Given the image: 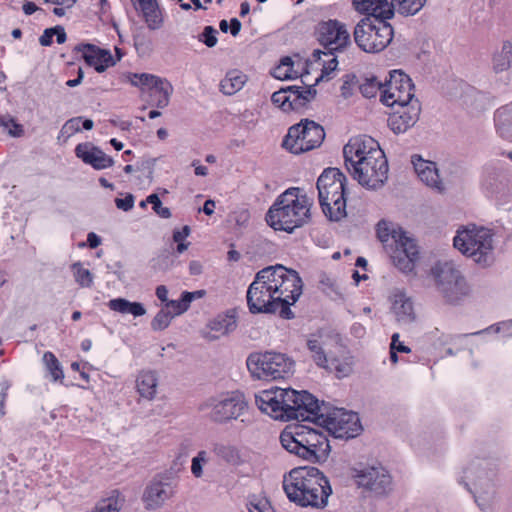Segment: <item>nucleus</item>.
<instances>
[{
  "mask_svg": "<svg viewBox=\"0 0 512 512\" xmlns=\"http://www.w3.org/2000/svg\"><path fill=\"white\" fill-rule=\"evenodd\" d=\"M303 283L299 274L281 264L259 270L249 285L246 300L252 314L278 313L283 319L295 317L291 306L302 294Z\"/></svg>",
  "mask_w": 512,
  "mask_h": 512,
  "instance_id": "1",
  "label": "nucleus"
},
{
  "mask_svg": "<svg viewBox=\"0 0 512 512\" xmlns=\"http://www.w3.org/2000/svg\"><path fill=\"white\" fill-rule=\"evenodd\" d=\"M283 489L291 502L304 508L323 509L332 494L328 478L313 466L290 470L284 475Z\"/></svg>",
  "mask_w": 512,
  "mask_h": 512,
  "instance_id": "2",
  "label": "nucleus"
},
{
  "mask_svg": "<svg viewBox=\"0 0 512 512\" xmlns=\"http://www.w3.org/2000/svg\"><path fill=\"white\" fill-rule=\"evenodd\" d=\"M298 187L280 194L266 213V222L274 230L292 233L310 221L312 200Z\"/></svg>",
  "mask_w": 512,
  "mask_h": 512,
  "instance_id": "3",
  "label": "nucleus"
},
{
  "mask_svg": "<svg viewBox=\"0 0 512 512\" xmlns=\"http://www.w3.org/2000/svg\"><path fill=\"white\" fill-rule=\"evenodd\" d=\"M280 443L289 453L312 463L325 462L331 450L323 432L301 424L286 427L280 434Z\"/></svg>",
  "mask_w": 512,
  "mask_h": 512,
  "instance_id": "4",
  "label": "nucleus"
},
{
  "mask_svg": "<svg viewBox=\"0 0 512 512\" xmlns=\"http://www.w3.org/2000/svg\"><path fill=\"white\" fill-rule=\"evenodd\" d=\"M346 176L338 168H326L317 180L318 200L322 212L338 222L346 217Z\"/></svg>",
  "mask_w": 512,
  "mask_h": 512,
  "instance_id": "5",
  "label": "nucleus"
},
{
  "mask_svg": "<svg viewBox=\"0 0 512 512\" xmlns=\"http://www.w3.org/2000/svg\"><path fill=\"white\" fill-rule=\"evenodd\" d=\"M294 365L286 354L274 351L253 352L246 359L251 377L267 382L289 378L294 372Z\"/></svg>",
  "mask_w": 512,
  "mask_h": 512,
  "instance_id": "6",
  "label": "nucleus"
},
{
  "mask_svg": "<svg viewBox=\"0 0 512 512\" xmlns=\"http://www.w3.org/2000/svg\"><path fill=\"white\" fill-rule=\"evenodd\" d=\"M311 422L325 428L329 434L338 439H350L358 436L362 425L357 413L336 408L322 401Z\"/></svg>",
  "mask_w": 512,
  "mask_h": 512,
  "instance_id": "7",
  "label": "nucleus"
},
{
  "mask_svg": "<svg viewBox=\"0 0 512 512\" xmlns=\"http://www.w3.org/2000/svg\"><path fill=\"white\" fill-rule=\"evenodd\" d=\"M453 244L478 264L488 266L493 261V234L487 228L472 225L458 231Z\"/></svg>",
  "mask_w": 512,
  "mask_h": 512,
  "instance_id": "8",
  "label": "nucleus"
},
{
  "mask_svg": "<svg viewBox=\"0 0 512 512\" xmlns=\"http://www.w3.org/2000/svg\"><path fill=\"white\" fill-rule=\"evenodd\" d=\"M388 19L362 18L354 28L357 46L367 53L383 51L392 41L394 29Z\"/></svg>",
  "mask_w": 512,
  "mask_h": 512,
  "instance_id": "9",
  "label": "nucleus"
},
{
  "mask_svg": "<svg viewBox=\"0 0 512 512\" xmlns=\"http://www.w3.org/2000/svg\"><path fill=\"white\" fill-rule=\"evenodd\" d=\"M436 287L445 301L458 304L470 293V287L464 276L452 262H438L432 268Z\"/></svg>",
  "mask_w": 512,
  "mask_h": 512,
  "instance_id": "10",
  "label": "nucleus"
},
{
  "mask_svg": "<svg viewBox=\"0 0 512 512\" xmlns=\"http://www.w3.org/2000/svg\"><path fill=\"white\" fill-rule=\"evenodd\" d=\"M277 395L284 421H311L319 409L318 399L307 391L278 387Z\"/></svg>",
  "mask_w": 512,
  "mask_h": 512,
  "instance_id": "11",
  "label": "nucleus"
},
{
  "mask_svg": "<svg viewBox=\"0 0 512 512\" xmlns=\"http://www.w3.org/2000/svg\"><path fill=\"white\" fill-rule=\"evenodd\" d=\"M487 465L486 460L472 462L465 468L464 477L460 480L473 493L475 502L483 511L492 507L495 498V489L491 478L488 476Z\"/></svg>",
  "mask_w": 512,
  "mask_h": 512,
  "instance_id": "12",
  "label": "nucleus"
},
{
  "mask_svg": "<svg viewBox=\"0 0 512 512\" xmlns=\"http://www.w3.org/2000/svg\"><path fill=\"white\" fill-rule=\"evenodd\" d=\"M325 138L324 128L309 119H302L288 129L282 146L293 154H300L319 147Z\"/></svg>",
  "mask_w": 512,
  "mask_h": 512,
  "instance_id": "13",
  "label": "nucleus"
},
{
  "mask_svg": "<svg viewBox=\"0 0 512 512\" xmlns=\"http://www.w3.org/2000/svg\"><path fill=\"white\" fill-rule=\"evenodd\" d=\"M201 409H209V419L217 424H227L237 420L248 409V403L242 393L235 391L219 399H208Z\"/></svg>",
  "mask_w": 512,
  "mask_h": 512,
  "instance_id": "14",
  "label": "nucleus"
},
{
  "mask_svg": "<svg viewBox=\"0 0 512 512\" xmlns=\"http://www.w3.org/2000/svg\"><path fill=\"white\" fill-rule=\"evenodd\" d=\"M130 85L137 87L140 96L150 106L157 108H164L169 104L170 95L173 91L172 85L167 80L148 73H130Z\"/></svg>",
  "mask_w": 512,
  "mask_h": 512,
  "instance_id": "15",
  "label": "nucleus"
},
{
  "mask_svg": "<svg viewBox=\"0 0 512 512\" xmlns=\"http://www.w3.org/2000/svg\"><path fill=\"white\" fill-rule=\"evenodd\" d=\"M346 169L360 185L367 189L377 190L388 179V161L384 152L380 153L377 160L368 158L364 162Z\"/></svg>",
  "mask_w": 512,
  "mask_h": 512,
  "instance_id": "16",
  "label": "nucleus"
},
{
  "mask_svg": "<svg viewBox=\"0 0 512 512\" xmlns=\"http://www.w3.org/2000/svg\"><path fill=\"white\" fill-rule=\"evenodd\" d=\"M414 90L415 86L408 75L401 71H393L390 74V80L384 84L380 101L392 108L412 101H419L415 98Z\"/></svg>",
  "mask_w": 512,
  "mask_h": 512,
  "instance_id": "17",
  "label": "nucleus"
},
{
  "mask_svg": "<svg viewBox=\"0 0 512 512\" xmlns=\"http://www.w3.org/2000/svg\"><path fill=\"white\" fill-rule=\"evenodd\" d=\"M353 478L358 487L364 488L376 496L387 495L392 489L391 476L382 466L354 468Z\"/></svg>",
  "mask_w": 512,
  "mask_h": 512,
  "instance_id": "18",
  "label": "nucleus"
},
{
  "mask_svg": "<svg viewBox=\"0 0 512 512\" xmlns=\"http://www.w3.org/2000/svg\"><path fill=\"white\" fill-rule=\"evenodd\" d=\"M382 152L379 143L372 137L367 135L352 137L343 147L345 167H354L368 158L377 160Z\"/></svg>",
  "mask_w": 512,
  "mask_h": 512,
  "instance_id": "19",
  "label": "nucleus"
},
{
  "mask_svg": "<svg viewBox=\"0 0 512 512\" xmlns=\"http://www.w3.org/2000/svg\"><path fill=\"white\" fill-rule=\"evenodd\" d=\"M316 33L320 44L326 50H329L331 55L343 51L351 43L350 35L345 25L338 20L320 22Z\"/></svg>",
  "mask_w": 512,
  "mask_h": 512,
  "instance_id": "20",
  "label": "nucleus"
},
{
  "mask_svg": "<svg viewBox=\"0 0 512 512\" xmlns=\"http://www.w3.org/2000/svg\"><path fill=\"white\" fill-rule=\"evenodd\" d=\"M388 117V126L395 134H401L413 127L419 120L421 104L412 101L408 104L395 106Z\"/></svg>",
  "mask_w": 512,
  "mask_h": 512,
  "instance_id": "21",
  "label": "nucleus"
},
{
  "mask_svg": "<svg viewBox=\"0 0 512 512\" xmlns=\"http://www.w3.org/2000/svg\"><path fill=\"white\" fill-rule=\"evenodd\" d=\"M387 252L394 266L400 271L409 273L414 270L419 251L413 239L408 237L393 248L388 249Z\"/></svg>",
  "mask_w": 512,
  "mask_h": 512,
  "instance_id": "22",
  "label": "nucleus"
},
{
  "mask_svg": "<svg viewBox=\"0 0 512 512\" xmlns=\"http://www.w3.org/2000/svg\"><path fill=\"white\" fill-rule=\"evenodd\" d=\"M76 53H82L85 63L99 73L104 72L108 67L115 65V61L110 51L101 49L90 43H81L73 49Z\"/></svg>",
  "mask_w": 512,
  "mask_h": 512,
  "instance_id": "23",
  "label": "nucleus"
},
{
  "mask_svg": "<svg viewBox=\"0 0 512 512\" xmlns=\"http://www.w3.org/2000/svg\"><path fill=\"white\" fill-rule=\"evenodd\" d=\"M175 493L174 486L169 481L154 479L145 489L143 501L148 510L160 508Z\"/></svg>",
  "mask_w": 512,
  "mask_h": 512,
  "instance_id": "24",
  "label": "nucleus"
},
{
  "mask_svg": "<svg viewBox=\"0 0 512 512\" xmlns=\"http://www.w3.org/2000/svg\"><path fill=\"white\" fill-rule=\"evenodd\" d=\"M75 155L96 170L106 169L114 163L110 156L91 142L79 143L75 147Z\"/></svg>",
  "mask_w": 512,
  "mask_h": 512,
  "instance_id": "25",
  "label": "nucleus"
},
{
  "mask_svg": "<svg viewBox=\"0 0 512 512\" xmlns=\"http://www.w3.org/2000/svg\"><path fill=\"white\" fill-rule=\"evenodd\" d=\"M411 162L415 172L423 183L438 192L444 191V186L439 177L435 162L424 160L420 155H413Z\"/></svg>",
  "mask_w": 512,
  "mask_h": 512,
  "instance_id": "26",
  "label": "nucleus"
},
{
  "mask_svg": "<svg viewBox=\"0 0 512 512\" xmlns=\"http://www.w3.org/2000/svg\"><path fill=\"white\" fill-rule=\"evenodd\" d=\"M352 5L356 11L369 18H393L390 0H353Z\"/></svg>",
  "mask_w": 512,
  "mask_h": 512,
  "instance_id": "27",
  "label": "nucleus"
},
{
  "mask_svg": "<svg viewBox=\"0 0 512 512\" xmlns=\"http://www.w3.org/2000/svg\"><path fill=\"white\" fill-rule=\"evenodd\" d=\"M376 233L386 251L408 238L402 228L396 227L392 222L386 220H380L378 222Z\"/></svg>",
  "mask_w": 512,
  "mask_h": 512,
  "instance_id": "28",
  "label": "nucleus"
},
{
  "mask_svg": "<svg viewBox=\"0 0 512 512\" xmlns=\"http://www.w3.org/2000/svg\"><path fill=\"white\" fill-rule=\"evenodd\" d=\"M277 394L278 387L263 390L255 396V403L262 412L274 419L282 420L283 414H281L280 401Z\"/></svg>",
  "mask_w": 512,
  "mask_h": 512,
  "instance_id": "29",
  "label": "nucleus"
},
{
  "mask_svg": "<svg viewBox=\"0 0 512 512\" xmlns=\"http://www.w3.org/2000/svg\"><path fill=\"white\" fill-rule=\"evenodd\" d=\"M208 327L211 331L215 332L214 335H207L209 340H216L220 336L227 335L237 328V316L234 310H228L225 313L218 314L213 318Z\"/></svg>",
  "mask_w": 512,
  "mask_h": 512,
  "instance_id": "30",
  "label": "nucleus"
},
{
  "mask_svg": "<svg viewBox=\"0 0 512 512\" xmlns=\"http://www.w3.org/2000/svg\"><path fill=\"white\" fill-rule=\"evenodd\" d=\"M314 86V84L305 85V87L295 85L290 86V111L304 113L310 102L314 100L317 95V90L314 88Z\"/></svg>",
  "mask_w": 512,
  "mask_h": 512,
  "instance_id": "31",
  "label": "nucleus"
},
{
  "mask_svg": "<svg viewBox=\"0 0 512 512\" xmlns=\"http://www.w3.org/2000/svg\"><path fill=\"white\" fill-rule=\"evenodd\" d=\"M158 377L152 370H143L136 379V388L139 395L145 399L151 400L157 392Z\"/></svg>",
  "mask_w": 512,
  "mask_h": 512,
  "instance_id": "32",
  "label": "nucleus"
},
{
  "mask_svg": "<svg viewBox=\"0 0 512 512\" xmlns=\"http://www.w3.org/2000/svg\"><path fill=\"white\" fill-rule=\"evenodd\" d=\"M392 310L398 321L410 322L414 319L413 303L403 293L395 295Z\"/></svg>",
  "mask_w": 512,
  "mask_h": 512,
  "instance_id": "33",
  "label": "nucleus"
},
{
  "mask_svg": "<svg viewBox=\"0 0 512 512\" xmlns=\"http://www.w3.org/2000/svg\"><path fill=\"white\" fill-rule=\"evenodd\" d=\"M212 452L217 458L231 465H237L241 461L238 448L229 443L214 442Z\"/></svg>",
  "mask_w": 512,
  "mask_h": 512,
  "instance_id": "34",
  "label": "nucleus"
},
{
  "mask_svg": "<svg viewBox=\"0 0 512 512\" xmlns=\"http://www.w3.org/2000/svg\"><path fill=\"white\" fill-rule=\"evenodd\" d=\"M427 0H390L393 16L398 12L402 16L416 15L426 4Z\"/></svg>",
  "mask_w": 512,
  "mask_h": 512,
  "instance_id": "35",
  "label": "nucleus"
},
{
  "mask_svg": "<svg viewBox=\"0 0 512 512\" xmlns=\"http://www.w3.org/2000/svg\"><path fill=\"white\" fill-rule=\"evenodd\" d=\"M245 84V75L238 71H230L226 74L225 78L220 82V90L225 95H233Z\"/></svg>",
  "mask_w": 512,
  "mask_h": 512,
  "instance_id": "36",
  "label": "nucleus"
},
{
  "mask_svg": "<svg viewBox=\"0 0 512 512\" xmlns=\"http://www.w3.org/2000/svg\"><path fill=\"white\" fill-rule=\"evenodd\" d=\"M502 169L493 165L488 164L484 168L483 174V186L494 193L500 190L502 185Z\"/></svg>",
  "mask_w": 512,
  "mask_h": 512,
  "instance_id": "37",
  "label": "nucleus"
},
{
  "mask_svg": "<svg viewBox=\"0 0 512 512\" xmlns=\"http://www.w3.org/2000/svg\"><path fill=\"white\" fill-rule=\"evenodd\" d=\"M511 62L512 44L509 41H505L502 44L501 50L493 56V70L496 73L506 71L510 68Z\"/></svg>",
  "mask_w": 512,
  "mask_h": 512,
  "instance_id": "38",
  "label": "nucleus"
},
{
  "mask_svg": "<svg viewBox=\"0 0 512 512\" xmlns=\"http://www.w3.org/2000/svg\"><path fill=\"white\" fill-rule=\"evenodd\" d=\"M43 362L51 380L54 382H62L64 379V372L56 356L52 352L47 351L43 355Z\"/></svg>",
  "mask_w": 512,
  "mask_h": 512,
  "instance_id": "39",
  "label": "nucleus"
},
{
  "mask_svg": "<svg viewBox=\"0 0 512 512\" xmlns=\"http://www.w3.org/2000/svg\"><path fill=\"white\" fill-rule=\"evenodd\" d=\"M76 283L82 288H90L93 285L94 276L90 270L83 267L81 262L71 265Z\"/></svg>",
  "mask_w": 512,
  "mask_h": 512,
  "instance_id": "40",
  "label": "nucleus"
},
{
  "mask_svg": "<svg viewBox=\"0 0 512 512\" xmlns=\"http://www.w3.org/2000/svg\"><path fill=\"white\" fill-rule=\"evenodd\" d=\"M191 294L188 291H184L181 294L179 300H168L166 304H164V308L171 310V314L175 317L186 312L191 304Z\"/></svg>",
  "mask_w": 512,
  "mask_h": 512,
  "instance_id": "41",
  "label": "nucleus"
},
{
  "mask_svg": "<svg viewBox=\"0 0 512 512\" xmlns=\"http://www.w3.org/2000/svg\"><path fill=\"white\" fill-rule=\"evenodd\" d=\"M134 48L139 57L143 58L149 56L153 50L150 36L145 33L134 35Z\"/></svg>",
  "mask_w": 512,
  "mask_h": 512,
  "instance_id": "42",
  "label": "nucleus"
},
{
  "mask_svg": "<svg viewBox=\"0 0 512 512\" xmlns=\"http://www.w3.org/2000/svg\"><path fill=\"white\" fill-rule=\"evenodd\" d=\"M307 347L309 351L312 353V358L314 362L322 368H328V359L326 353L324 352L320 342L316 339L308 340Z\"/></svg>",
  "mask_w": 512,
  "mask_h": 512,
  "instance_id": "43",
  "label": "nucleus"
},
{
  "mask_svg": "<svg viewBox=\"0 0 512 512\" xmlns=\"http://www.w3.org/2000/svg\"><path fill=\"white\" fill-rule=\"evenodd\" d=\"M384 85L377 81L376 77L366 78L359 85V90L365 98H373L377 95L378 91L382 92Z\"/></svg>",
  "mask_w": 512,
  "mask_h": 512,
  "instance_id": "44",
  "label": "nucleus"
},
{
  "mask_svg": "<svg viewBox=\"0 0 512 512\" xmlns=\"http://www.w3.org/2000/svg\"><path fill=\"white\" fill-rule=\"evenodd\" d=\"M174 316L171 314V310L162 307L151 321V328L153 331H162L166 329Z\"/></svg>",
  "mask_w": 512,
  "mask_h": 512,
  "instance_id": "45",
  "label": "nucleus"
},
{
  "mask_svg": "<svg viewBox=\"0 0 512 512\" xmlns=\"http://www.w3.org/2000/svg\"><path fill=\"white\" fill-rule=\"evenodd\" d=\"M272 103L284 112H289L291 108L290 86L281 88L271 96Z\"/></svg>",
  "mask_w": 512,
  "mask_h": 512,
  "instance_id": "46",
  "label": "nucleus"
},
{
  "mask_svg": "<svg viewBox=\"0 0 512 512\" xmlns=\"http://www.w3.org/2000/svg\"><path fill=\"white\" fill-rule=\"evenodd\" d=\"M218 31L212 26H205L203 32L198 36V40L204 43L207 47L212 48L216 46Z\"/></svg>",
  "mask_w": 512,
  "mask_h": 512,
  "instance_id": "47",
  "label": "nucleus"
},
{
  "mask_svg": "<svg viewBox=\"0 0 512 512\" xmlns=\"http://www.w3.org/2000/svg\"><path fill=\"white\" fill-rule=\"evenodd\" d=\"M208 461L207 452L201 450L192 459L191 472L196 478H200L203 475V464Z\"/></svg>",
  "mask_w": 512,
  "mask_h": 512,
  "instance_id": "48",
  "label": "nucleus"
},
{
  "mask_svg": "<svg viewBox=\"0 0 512 512\" xmlns=\"http://www.w3.org/2000/svg\"><path fill=\"white\" fill-rule=\"evenodd\" d=\"M147 203L152 205L153 210L160 217L168 219L171 217L170 209L162 206V202L157 194H151L146 199Z\"/></svg>",
  "mask_w": 512,
  "mask_h": 512,
  "instance_id": "49",
  "label": "nucleus"
},
{
  "mask_svg": "<svg viewBox=\"0 0 512 512\" xmlns=\"http://www.w3.org/2000/svg\"><path fill=\"white\" fill-rule=\"evenodd\" d=\"M293 68V61L290 57H283L280 61V65L276 68L274 76L278 79H290V71Z\"/></svg>",
  "mask_w": 512,
  "mask_h": 512,
  "instance_id": "50",
  "label": "nucleus"
},
{
  "mask_svg": "<svg viewBox=\"0 0 512 512\" xmlns=\"http://www.w3.org/2000/svg\"><path fill=\"white\" fill-rule=\"evenodd\" d=\"M249 512H275L267 498L251 500L248 504Z\"/></svg>",
  "mask_w": 512,
  "mask_h": 512,
  "instance_id": "51",
  "label": "nucleus"
},
{
  "mask_svg": "<svg viewBox=\"0 0 512 512\" xmlns=\"http://www.w3.org/2000/svg\"><path fill=\"white\" fill-rule=\"evenodd\" d=\"M82 121V117H74L65 122L60 130V134L62 136H66L67 138L73 135L74 133L80 132V123Z\"/></svg>",
  "mask_w": 512,
  "mask_h": 512,
  "instance_id": "52",
  "label": "nucleus"
},
{
  "mask_svg": "<svg viewBox=\"0 0 512 512\" xmlns=\"http://www.w3.org/2000/svg\"><path fill=\"white\" fill-rule=\"evenodd\" d=\"M119 510L118 500L110 497L100 501L96 507L95 512H117Z\"/></svg>",
  "mask_w": 512,
  "mask_h": 512,
  "instance_id": "53",
  "label": "nucleus"
},
{
  "mask_svg": "<svg viewBox=\"0 0 512 512\" xmlns=\"http://www.w3.org/2000/svg\"><path fill=\"white\" fill-rule=\"evenodd\" d=\"M0 126L8 129L9 134L16 136L19 135L18 133L12 131L11 127H14L16 129H19L20 132H22V127L16 123L15 119L11 117L10 115H0Z\"/></svg>",
  "mask_w": 512,
  "mask_h": 512,
  "instance_id": "54",
  "label": "nucleus"
},
{
  "mask_svg": "<svg viewBox=\"0 0 512 512\" xmlns=\"http://www.w3.org/2000/svg\"><path fill=\"white\" fill-rule=\"evenodd\" d=\"M333 57L327 61L324 62L323 64V69H322V73L321 75L316 79L314 85H317L322 79L323 77L326 75H329L331 72L335 71L336 68H337V65H338V60L334 55H332Z\"/></svg>",
  "mask_w": 512,
  "mask_h": 512,
  "instance_id": "55",
  "label": "nucleus"
},
{
  "mask_svg": "<svg viewBox=\"0 0 512 512\" xmlns=\"http://www.w3.org/2000/svg\"><path fill=\"white\" fill-rule=\"evenodd\" d=\"M107 305L113 311L120 312L122 314L128 313V300L124 298L112 299Z\"/></svg>",
  "mask_w": 512,
  "mask_h": 512,
  "instance_id": "56",
  "label": "nucleus"
},
{
  "mask_svg": "<svg viewBox=\"0 0 512 512\" xmlns=\"http://www.w3.org/2000/svg\"><path fill=\"white\" fill-rule=\"evenodd\" d=\"M54 27L47 28L39 38V42L42 46H50L53 42Z\"/></svg>",
  "mask_w": 512,
  "mask_h": 512,
  "instance_id": "57",
  "label": "nucleus"
},
{
  "mask_svg": "<svg viewBox=\"0 0 512 512\" xmlns=\"http://www.w3.org/2000/svg\"><path fill=\"white\" fill-rule=\"evenodd\" d=\"M332 365L334 367V369L337 371V373L340 375V376H347L350 374L351 372V367L347 364H340L338 363L337 361H332Z\"/></svg>",
  "mask_w": 512,
  "mask_h": 512,
  "instance_id": "58",
  "label": "nucleus"
},
{
  "mask_svg": "<svg viewBox=\"0 0 512 512\" xmlns=\"http://www.w3.org/2000/svg\"><path fill=\"white\" fill-rule=\"evenodd\" d=\"M146 312L144 306L139 302H130V314L134 316L144 315Z\"/></svg>",
  "mask_w": 512,
  "mask_h": 512,
  "instance_id": "59",
  "label": "nucleus"
},
{
  "mask_svg": "<svg viewBox=\"0 0 512 512\" xmlns=\"http://www.w3.org/2000/svg\"><path fill=\"white\" fill-rule=\"evenodd\" d=\"M88 246L92 249L97 248L101 244V238L94 232H90L87 235Z\"/></svg>",
  "mask_w": 512,
  "mask_h": 512,
  "instance_id": "60",
  "label": "nucleus"
},
{
  "mask_svg": "<svg viewBox=\"0 0 512 512\" xmlns=\"http://www.w3.org/2000/svg\"><path fill=\"white\" fill-rule=\"evenodd\" d=\"M320 283L323 285V286H327L329 287L332 291L336 292V281L334 279H332L330 276H328L327 274H322L320 276Z\"/></svg>",
  "mask_w": 512,
  "mask_h": 512,
  "instance_id": "61",
  "label": "nucleus"
},
{
  "mask_svg": "<svg viewBox=\"0 0 512 512\" xmlns=\"http://www.w3.org/2000/svg\"><path fill=\"white\" fill-rule=\"evenodd\" d=\"M156 296L157 298L163 302L164 304L167 303L168 301V289L165 285H159L157 288H156Z\"/></svg>",
  "mask_w": 512,
  "mask_h": 512,
  "instance_id": "62",
  "label": "nucleus"
},
{
  "mask_svg": "<svg viewBox=\"0 0 512 512\" xmlns=\"http://www.w3.org/2000/svg\"><path fill=\"white\" fill-rule=\"evenodd\" d=\"M203 271V266L199 261L193 260L189 263V273L193 276L200 275Z\"/></svg>",
  "mask_w": 512,
  "mask_h": 512,
  "instance_id": "63",
  "label": "nucleus"
},
{
  "mask_svg": "<svg viewBox=\"0 0 512 512\" xmlns=\"http://www.w3.org/2000/svg\"><path fill=\"white\" fill-rule=\"evenodd\" d=\"M241 27L242 24L237 18H232L230 20L229 32L231 33L232 36L236 37L239 34Z\"/></svg>",
  "mask_w": 512,
  "mask_h": 512,
  "instance_id": "64",
  "label": "nucleus"
}]
</instances>
